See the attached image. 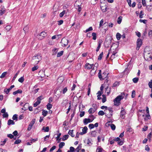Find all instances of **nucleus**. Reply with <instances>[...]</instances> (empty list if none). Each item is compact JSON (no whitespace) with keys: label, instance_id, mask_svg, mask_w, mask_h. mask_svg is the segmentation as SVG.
I'll list each match as a JSON object with an SVG mask.
<instances>
[{"label":"nucleus","instance_id":"45","mask_svg":"<svg viewBox=\"0 0 152 152\" xmlns=\"http://www.w3.org/2000/svg\"><path fill=\"white\" fill-rule=\"evenodd\" d=\"M76 9H77L78 11L79 12H80L81 10V5H78L76 8Z\"/></svg>","mask_w":152,"mask_h":152},{"label":"nucleus","instance_id":"35","mask_svg":"<svg viewBox=\"0 0 152 152\" xmlns=\"http://www.w3.org/2000/svg\"><path fill=\"white\" fill-rule=\"evenodd\" d=\"M7 74V72H4L1 74V75L0 76V78H3L5 77V76Z\"/></svg>","mask_w":152,"mask_h":152},{"label":"nucleus","instance_id":"9","mask_svg":"<svg viewBox=\"0 0 152 152\" xmlns=\"http://www.w3.org/2000/svg\"><path fill=\"white\" fill-rule=\"evenodd\" d=\"M68 42L69 40H68L67 39H62L61 42V43L62 44V46L65 47L66 45H67Z\"/></svg>","mask_w":152,"mask_h":152},{"label":"nucleus","instance_id":"53","mask_svg":"<svg viewBox=\"0 0 152 152\" xmlns=\"http://www.w3.org/2000/svg\"><path fill=\"white\" fill-rule=\"evenodd\" d=\"M108 107L107 106H102L101 107V108L102 109H105L104 111H107L108 110Z\"/></svg>","mask_w":152,"mask_h":152},{"label":"nucleus","instance_id":"22","mask_svg":"<svg viewBox=\"0 0 152 152\" xmlns=\"http://www.w3.org/2000/svg\"><path fill=\"white\" fill-rule=\"evenodd\" d=\"M42 115H43L44 116H46L48 113V111L47 110H42Z\"/></svg>","mask_w":152,"mask_h":152},{"label":"nucleus","instance_id":"11","mask_svg":"<svg viewBox=\"0 0 152 152\" xmlns=\"http://www.w3.org/2000/svg\"><path fill=\"white\" fill-rule=\"evenodd\" d=\"M92 120L88 118H85L83 120V123L84 125H86L89 123L92 122Z\"/></svg>","mask_w":152,"mask_h":152},{"label":"nucleus","instance_id":"10","mask_svg":"<svg viewBox=\"0 0 152 152\" xmlns=\"http://www.w3.org/2000/svg\"><path fill=\"white\" fill-rule=\"evenodd\" d=\"M93 66V64H90L88 63H87L85 65V68L89 70L92 69Z\"/></svg>","mask_w":152,"mask_h":152},{"label":"nucleus","instance_id":"56","mask_svg":"<svg viewBox=\"0 0 152 152\" xmlns=\"http://www.w3.org/2000/svg\"><path fill=\"white\" fill-rule=\"evenodd\" d=\"M3 118H7L8 116V115L7 113H5L3 114Z\"/></svg>","mask_w":152,"mask_h":152},{"label":"nucleus","instance_id":"50","mask_svg":"<svg viewBox=\"0 0 152 152\" xmlns=\"http://www.w3.org/2000/svg\"><path fill=\"white\" fill-rule=\"evenodd\" d=\"M38 140V139L37 138H36V139H32L30 140V143H32L33 142H35L36 141H37Z\"/></svg>","mask_w":152,"mask_h":152},{"label":"nucleus","instance_id":"33","mask_svg":"<svg viewBox=\"0 0 152 152\" xmlns=\"http://www.w3.org/2000/svg\"><path fill=\"white\" fill-rule=\"evenodd\" d=\"M121 35L120 33H117L116 35V37L117 39L118 40H119L121 38Z\"/></svg>","mask_w":152,"mask_h":152},{"label":"nucleus","instance_id":"14","mask_svg":"<svg viewBox=\"0 0 152 152\" xmlns=\"http://www.w3.org/2000/svg\"><path fill=\"white\" fill-rule=\"evenodd\" d=\"M107 113H104L103 111L100 110L99 111V112L98 113V114L99 115H104L105 114V116L107 117L108 118H110V116H107V115H106Z\"/></svg>","mask_w":152,"mask_h":152},{"label":"nucleus","instance_id":"39","mask_svg":"<svg viewBox=\"0 0 152 152\" xmlns=\"http://www.w3.org/2000/svg\"><path fill=\"white\" fill-rule=\"evenodd\" d=\"M110 83L109 81L106 78L104 83L103 84H104V85H105V86H106V85H107V84L109 85Z\"/></svg>","mask_w":152,"mask_h":152},{"label":"nucleus","instance_id":"36","mask_svg":"<svg viewBox=\"0 0 152 152\" xmlns=\"http://www.w3.org/2000/svg\"><path fill=\"white\" fill-rule=\"evenodd\" d=\"M75 151V149L73 147H70L69 150H68L67 152H74Z\"/></svg>","mask_w":152,"mask_h":152},{"label":"nucleus","instance_id":"51","mask_svg":"<svg viewBox=\"0 0 152 152\" xmlns=\"http://www.w3.org/2000/svg\"><path fill=\"white\" fill-rule=\"evenodd\" d=\"M28 105V103H26L23 106V107L22 108V110H26L27 109V108L26 107V106H27Z\"/></svg>","mask_w":152,"mask_h":152},{"label":"nucleus","instance_id":"15","mask_svg":"<svg viewBox=\"0 0 152 152\" xmlns=\"http://www.w3.org/2000/svg\"><path fill=\"white\" fill-rule=\"evenodd\" d=\"M108 110L107 111H108L109 113H110V114L109 115L107 116H110V117L111 116H112L113 115V108L112 107H108L107 109Z\"/></svg>","mask_w":152,"mask_h":152},{"label":"nucleus","instance_id":"25","mask_svg":"<svg viewBox=\"0 0 152 152\" xmlns=\"http://www.w3.org/2000/svg\"><path fill=\"white\" fill-rule=\"evenodd\" d=\"M102 96L103 98L102 99V102L103 103H104L107 100L105 95L103 94Z\"/></svg>","mask_w":152,"mask_h":152},{"label":"nucleus","instance_id":"52","mask_svg":"<svg viewBox=\"0 0 152 152\" xmlns=\"http://www.w3.org/2000/svg\"><path fill=\"white\" fill-rule=\"evenodd\" d=\"M152 135V133L151 132H150L148 134V135L147 138L149 140H151V137Z\"/></svg>","mask_w":152,"mask_h":152},{"label":"nucleus","instance_id":"24","mask_svg":"<svg viewBox=\"0 0 152 152\" xmlns=\"http://www.w3.org/2000/svg\"><path fill=\"white\" fill-rule=\"evenodd\" d=\"M73 130H69L68 133V134L72 137H74L75 136V135L73 134Z\"/></svg>","mask_w":152,"mask_h":152},{"label":"nucleus","instance_id":"62","mask_svg":"<svg viewBox=\"0 0 152 152\" xmlns=\"http://www.w3.org/2000/svg\"><path fill=\"white\" fill-rule=\"evenodd\" d=\"M147 20H142V19H140L139 20L140 22L141 23H144L145 24L146 23V22H147Z\"/></svg>","mask_w":152,"mask_h":152},{"label":"nucleus","instance_id":"61","mask_svg":"<svg viewBox=\"0 0 152 152\" xmlns=\"http://www.w3.org/2000/svg\"><path fill=\"white\" fill-rule=\"evenodd\" d=\"M103 150V149L102 148H97L96 150V152H102V151Z\"/></svg>","mask_w":152,"mask_h":152},{"label":"nucleus","instance_id":"30","mask_svg":"<svg viewBox=\"0 0 152 152\" xmlns=\"http://www.w3.org/2000/svg\"><path fill=\"white\" fill-rule=\"evenodd\" d=\"M119 84L120 83L119 82L117 81H116L113 83L112 87H113L118 86L119 85Z\"/></svg>","mask_w":152,"mask_h":152},{"label":"nucleus","instance_id":"64","mask_svg":"<svg viewBox=\"0 0 152 152\" xmlns=\"http://www.w3.org/2000/svg\"><path fill=\"white\" fill-rule=\"evenodd\" d=\"M102 42L103 41L102 39H99L98 42V45L101 46V45L102 43Z\"/></svg>","mask_w":152,"mask_h":152},{"label":"nucleus","instance_id":"4","mask_svg":"<svg viewBox=\"0 0 152 152\" xmlns=\"http://www.w3.org/2000/svg\"><path fill=\"white\" fill-rule=\"evenodd\" d=\"M137 47H136V49L137 50H138L142 44V40L140 38L138 39L137 42Z\"/></svg>","mask_w":152,"mask_h":152},{"label":"nucleus","instance_id":"59","mask_svg":"<svg viewBox=\"0 0 152 152\" xmlns=\"http://www.w3.org/2000/svg\"><path fill=\"white\" fill-rule=\"evenodd\" d=\"M88 126L90 129H92L94 128V124H90Z\"/></svg>","mask_w":152,"mask_h":152},{"label":"nucleus","instance_id":"13","mask_svg":"<svg viewBox=\"0 0 152 152\" xmlns=\"http://www.w3.org/2000/svg\"><path fill=\"white\" fill-rule=\"evenodd\" d=\"M120 116L122 118H123V117L124 115L126 114V112L125 111L123 107H122L121 108V111L120 112Z\"/></svg>","mask_w":152,"mask_h":152},{"label":"nucleus","instance_id":"44","mask_svg":"<svg viewBox=\"0 0 152 152\" xmlns=\"http://www.w3.org/2000/svg\"><path fill=\"white\" fill-rule=\"evenodd\" d=\"M18 81L22 83L24 81V78L23 77H21L18 79Z\"/></svg>","mask_w":152,"mask_h":152},{"label":"nucleus","instance_id":"23","mask_svg":"<svg viewBox=\"0 0 152 152\" xmlns=\"http://www.w3.org/2000/svg\"><path fill=\"white\" fill-rule=\"evenodd\" d=\"M65 145V143L63 142H60L59 145V149H61Z\"/></svg>","mask_w":152,"mask_h":152},{"label":"nucleus","instance_id":"5","mask_svg":"<svg viewBox=\"0 0 152 152\" xmlns=\"http://www.w3.org/2000/svg\"><path fill=\"white\" fill-rule=\"evenodd\" d=\"M47 35V33L45 31H42L41 32L39 36V39L40 40L43 39Z\"/></svg>","mask_w":152,"mask_h":152},{"label":"nucleus","instance_id":"31","mask_svg":"<svg viewBox=\"0 0 152 152\" xmlns=\"http://www.w3.org/2000/svg\"><path fill=\"white\" fill-rule=\"evenodd\" d=\"M148 11L150 12L152 10V6L151 5H148L146 7Z\"/></svg>","mask_w":152,"mask_h":152},{"label":"nucleus","instance_id":"47","mask_svg":"<svg viewBox=\"0 0 152 152\" xmlns=\"http://www.w3.org/2000/svg\"><path fill=\"white\" fill-rule=\"evenodd\" d=\"M38 68H39V67H38V66L37 65L36 66H34V67H33L32 68V69H31L32 71L33 72H34V71H35V70H37Z\"/></svg>","mask_w":152,"mask_h":152},{"label":"nucleus","instance_id":"42","mask_svg":"<svg viewBox=\"0 0 152 152\" xmlns=\"http://www.w3.org/2000/svg\"><path fill=\"white\" fill-rule=\"evenodd\" d=\"M139 80V78L138 77H135L133 79L132 81L134 83H137Z\"/></svg>","mask_w":152,"mask_h":152},{"label":"nucleus","instance_id":"40","mask_svg":"<svg viewBox=\"0 0 152 152\" xmlns=\"http://www.w3.org/2000/svg\"><path fill=\"white\" fill-rule=\"evenodd\" d=\"M52 105L51 104L48 103L47 105V109L49 110L52 107Z\"/></svg>","mask_w":152,"mask_h":152},{"label":"nucleus","instance_id":"7","mask_svg":"<svg viewBox=\"0 0 152 152\" xmlns=\"http://www.w3.org/2000/svg\"><path fill=\"white\" fill-rule=\"evenodd\" d=\"M36 119H33L30 122L29 124V125L28 127V128L27 130L28 131H30L31 128H32V127L33 125L35 123V121Z\"/></svg>","mask_w":152,"mask_h":152},{"label":"nucleus","instance_id":"3","mask_svg":"<svg viewBox=\"0 0 152 152\" xmlns=\"http://www.w3.org/2000/svg\"><path fill=\"white\" fill-rule=\"evenodd\" d=\"M108 75V74L106 72H104L102 74L101 70H100L98 73V77L100 79V80H102L105 78H106L107 76Z\"/></svg>","mask_w":152,"mask_h":152},{"label":"nucleus","instance_id":"26","mask_svg":"<svg viewBox=\"0 0 152 152\" xmlns=\"http://www.w3.org/2000/svg\"><path fill=\"white\" fill-rule=\"evenodd\" d=\"M69 137V136L68 134L65 135H64L63 138H62V140L63 141H65Z\"/></svg>","mask_w":152,"mask_h":152},{"label":"nucleus","instance_id":"16","mask_svg":"<svg viewBox=\"0 0 152 152\" xmlns=\"http://www.w3.org/2000/svg\"><path fill=\"white\" fill-rule=\"evenodd\" d=\"M15 124V122H14L11 119H9L8 121L7 125L8 126H10L11 125H14Z\"/></svg>","mask_w":152,"mask_h":152},{"label":"nucleus","instance_id":"8","mask_svg":"<svg viewBox=\"0 0 152 152\" xmlns=\"http://www.w3.org/2000/svg\"><path fill=\"white\" fill-rule=\"evenodd\" d=\"M6 9L4 6H1L0 7V15H2L6 12Z\"/></svg>","mask_w":152,"mask_h":152},{"label":"nucleus","instance_id":"27","mask_svg":"<svg viewBox=\"0 0 152 152\" xmlns=\"http://www.w3.org/2000/svg\"><path fill=\"white\" fill-rule=\"evenodd\" d=\"M12 119L14 120H15V121H17L18 120V117L17 115L15 114L13 115V116Z\"/></svg>","mask_w":152,"mask_h":152},{"label":"nucleus","instance_id":"28","mask_svg":"<svg viewBox=\"0 0 152 152\" xmlns=\"http://www.w3.org/2000/svg\"><path fill=\"white\" fill-rule=\"evenodd\" d=\"M122 19V17L120 16L118 18L117 23L118 24H120L121 23Z\"/></svg>","mask_w":152,"mask_h":152},{"label":"nucleus","instance_id":"60","mask_svg":"<svg viewBox=\"0 0 152 152\" xmlns=\"http://www.w3.org/2000/svg\"><path fill=\"white\" fill-rule=\"evenodd\" d=\"M148 85L150 88H152V80L148 83Z\"/></svg>","mask_w":152,"mask_h":152},{"label":"nucleus","instance_id":"54","mask_svg":"<svg viewBox=\"0 0 152 152\" xmlns=\"http://www.w3.org/2000/svg\"><path fill=\"white\" fill-rule=\"evenodd\" d=\"M143 11L141 10L140 11V13L139 14V17L140 18H142L143 17L142 16L144 14L143 13Z\"/></svg>","mask_w":152,"mask_h":152},{"label":"nucleus","instance_id":"1","mask_svg":"<svg viewBox=\"0 0 152 152\" xmlns=\"http://www.w3.org/2000/svg\"><path fill=\"white\" fill-rule=\"evenodd\" d=\"M125 96L124 93H122L121 94L117 96L114 100V104L115 106H118L120 104L121 100L124 98Z\"/></svg>","mask_w":152,"mask_h":152},{"label":"nucleus","instance_id":"32","mask_svg":"<svg viewBox=\"0 0 152 152\" xmlns=\"http://www.w3.org/2000/svg\"><path fill=\"white\" fill-rule=\"evenodd\" d=\"M42 130H44V132H48L49 131V127L48 126H47L45 128L44 126L42 128Z\"/></svg>","mask_w":152,"mask_h":152},{"label":"nucleus","instance_id":"18","mask_svg":"<svg viewBox=\"0 0 152 152\" xmlns=\"http://www.w3.org/2000/svg\"><path fill=\"white\" fill-rule=\"evenodd\" d=\"M96 111L92 108H90L88 110V112L90 114L94 113Z\"/></svg>","mask_w":152,"mask_h":152},{"label":"nucleus","instance_id":"43","mask_svg":"<svg viewBox=\"0 0 152 152\" xmlns=\"http://www.w3.org/2000/svg\"><path fill=\"white\" fill-rule=\"evenodd\" d=\"M66 12V11L65 10H63L62 12L60 13L59 14L60 17L61 18L63 16L64 14Z\"/></svg>","mask_w":152,"mask_h":152},{"label":"nucleus","instance_id":"55","mask_svg":"<svg viewBox=\"0 0 152 152\" xmlns=\"http://www.w3.org/2000/svg\"><path fill=\"white\" fill-rule=\"evenodd\" d=\"M135 95V92L134 90H133L132 92V98L134 97Z\"/></svg>","mask_w":152,"mask_h":152},{"label":"nucleus","instance_id":"63","mask_svg":"<svg viewBox=\"0 0 152 152\" xmlns=\"http://www.w3.org/2000/svg\"><path fill=\"white\" fill-rule=\"evenodd\" d=\"M7 137H9L10 139H12L14 137V136L12 134H7Z\"/></svg>","mask_w":152,"mask_h":152},{"label":"nucleus","instance_id":"12","mask_svg":"<svg viewBox=\"0 0 152 152\" xmlns=\"http://www.w3.org/2000/svg\"><path fill=\"white\" fill-rule=\"evenodd\" d=\"M87 130L88 128L86 126H85L82 129V132L79 133V134H80V135H83L86 134L87 132Z\"/></svg>","mask_w":152,"mask_h":152},{"label":"nucleus","instance_id":"2","mask_svg":"<svg viewBox=\"0 0 152 152\" xmlns=\"http://www.w3.org/2000/svg\"><path fill=\"white\" fill-rule=\"evenodd\" d=\"M42 56L40 54L34 56L32 58V61L35 65L37 64L42 59Z\"/></svg>","mask_w":152,"mask_h":152},{"label":"nucleus","instance_id":"57","mask_svg":"<svg viewBox=\"0 0 152 152\" xmlns=\"http://www.w3.org/2000/svg\"><path fill=\"white\" fill-rule=\"evenodd\" d=\"M116 53H113L111 56L110 58L111 60H113L115 58V55Z\"/></svg>","mask_w":152,"mask_h":152},{"label":"nucleus","instance_id":"34","mask_svg":"<svg viewBox=\"0 0 152 152\" xmlns=\"http://www.w3.org/2000/svg\"><path fill=\"white\" fill-rule=\"evenodd\" d=\"M103 52H102L99 55L98 57V59L99 60H101L103 57Z\"/></svg>","mask_w":152,"mask_h":152},{"label":"nucleus","instance_id":"19","mask_svg":"<svg viewBox=\"0 0 152 152\" xmlns=\"http://www.w3.org/2000/svg\"><path fill=\"white\" fill-rule=\"evenodd\" d=\"M40 101L39 100H37V101L34 104V107H37L40 103Z\"/></svg>","mask_w":152,"mask_h":152},{"label":"nucleus","instance_id":"6","mask_svg":"<svg viewBox=\"0 0 152 152\" xmlns=\"http://www.w3.org/2000/svg\"><path fill=\"white\" fill-rule=\"evenodd\" d=\"M101 4H100V6L101 7V9L102 11L103 12H105L107 11V6L106 4H105L104 5H103L102 4V2L101 1Z\"/></svg>","mask_w":152,"mask_h":152},{"label":"nucleus","instance_id":"48","mask_svg":"<svg viewBox=\"0 0 152 152\" xmlns=\"http://www.w3.org/2000/svg\"><path fill=\"white\" fill-rule=\"evenodd\" d=\"M92 30H93V28H92V27L91 26V27H89V28H88V29H86V30L85 31H84V32L85 33H87L88 32L90 31H92Z\"/></svg>","mask_w":152,"mask_h":152},{"label":"nucleus","instance_id":"49","mask_svg":"<svg viewBox=\"0 0 152 152\" xmlns=\"http://www.w3.org/2000/svg\"><path fill=\"white\" fill-rule=\"evenodd\" d=\"M110 127L111 129L113 130H115L116 128L115 125L113 124H112L110 125Z\"/></svg>","mask_w":152,"mask_h":152},{"label":"nucleus","instance_id":"38","mask_svg":"<svg viewBox=\"0 0 152 152\" xmlns=\"http://www.w3.org/2000/svg\"><path fill=\"white\" fill-rule=\"evenodd\" d=\"M93 36L92 39L94 40H96V33L94 32H93L92 34Z\"/></svg>","mask_w":152,"mask_h":152},{"label":"nucleus","instance_id":"41","mask_svg":"<svg viewBox=\"0 0 152 152\" xmlns=\"http://www.w3.org/2000/svg\"><path fill=\"white\" fill-rule=\"evenodd\" d=\"M63 52L64 51H61L59 52L57 54V57H60L63 54Z\"/></svg>","mask_w":152,"mask_h":152},{"label":"nucleus","instance_id":"37","mask_svg":"<svg viewBox=\"0 0 152 152\" xmlns=\"http://www.w3.org/2000/svg\"><path fill=\"white\" fill-rule=\"evenodd\" d=\"M11 91L9 88L8 89L5 88L4 90V92L6 94H9L10 91Z\"/></svg>","mask_w":152,"mask_h":152},{"label":"nucleus","instance_id":"46","mask_svg":"<svg viewBox=\"0 0 152 152\" xmlns=\"http://www.w3.org/2000/svg\"><path fill=\"white\" fill-rule=\"evenodd\" d=\"M96 131H92L91 133V135L93 137L96 136Z\"/></svg>","mask_w":152,"mask_h":152},{"label":"nucleus","instance_id":"20","mask_svg":"<svg viewBox=\"0 0 152 152\" xmlns=\"http://www.w3.org/2000/svg\"><path fill=\"white\" fill-rule=\"evenodd\" d=\"M81 148V145H79L76 149H75V151H74V152H79Z\"/></svg>","mask_w":152,"mask_h":152},{"label":"nucleus","instance_id":"21","mask_svg":"<svg viewBox=\"0 0 152 152\" xmlns=\"http://www.w3.org/2000/svg\"><path fill=\"white\" fill-rule=\"evenodd\" d=\"M92 106L93 107V110H94L95 111H96L98 107L97 106V105L96 104L93 103L92 104Z\"/></svg>","mask_w":152,"mask_h":152},{"label":"nucleus","instance_id":"29","mask_svg":"<svg viewBox=\"0 0 152 152\" xmlns=\"http://www.w3.org/2000/svg\"><path fill=\"white\" fill-rule=\"evenodd\" d=\"M61 135V133H59L57 135V136L56 137V140H58V143H59L60 142V140L61 139V138H59V137Z\"/></svg>","mask_w":152,"mask_h":152},{"label":"nucleus","instance_id":"17","mask_svg":"<svg viewBox=\"0 0 152 152\" xmlns=\"http://www.w3.org/2000/svg\"><path fill=\"white\" fill-rule=\"evenodd\" d=\"M67 91V88L66 87L64 88L61 91H60L61 93H62L63 94H64Z\"/></svg>","mask_w":152,"mask_h":152},{"label":"nucleus","instance_id":"58","mask_svg":"<svg viewBox=\"0 0 152 152\" xmlns=\"http://www.w3.org/2000/svg\"><path fill=\"white\" fill-rule=\"evenodd\" d=\"M21 142V140H17L15 141L14 142L15 144H18L20 143Z\"/></svg>","mask_w":152,"mask_h":152}]
</instances>
